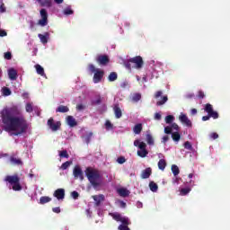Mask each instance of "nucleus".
<instances>
[{
  "mask_svg": "<svg viewBox=\"0 0 230 230\" xmlns=\"http://www.w3.org/2000/svg\"><path fill=\"white\" fill-rule=\"evenodd\" d=\"M21 114H22V111L18 105L6 107L1 111L5 132H13V136L26 134L28 128H30V124Z\"/></svg>",
  "mask_w": 230,
  "mask_h": 230,
  "instance_id": "1",
  "label": "nucleus"
},
{
  "mask_svg": "<svg viewBox=\"0 0 230 230\" xmlns=\"http://www.w3.org/2000/svg\"><path fill=\"white\" fill-rule=\"evenodd\" d=\"M84 173L94 190H97L103 184V177L102 176L100 170L93 167H87Z\"/></svg>",
  "mask_w": 230,
  "mask_h": 230,
  "instance_id": "2",
  "label": "nucleus"
},
{
  "mask_svg": "<svg viewBox=\"0 0 230 230\" xmlns=\"http://www.w3.org/2000/svg\"><path fill=\"white\" fill-rule=\"evenodd\" d=\"M145 65V61H143V58L141 56H136L134 58H129L128 61L124 63L126 69H142Z\"/></svg>",
  "mask_w": 230,
  "mask_h": 230,
  "instance_id": "3",
  "label": "nucleus"
},
{
  "mask_svg": "<svg viewBox=\"0 0 230 230\" xmlns=\"http://www.w3.org/2000/svg\"><path fill=\"white\" fill-rule=\"evenodd\" d=\"M110 215L112 217L113 220H116V222H121L122 225L119 226V230H130L128 226H130V219L127 217H122L119 213H110Z\"/></svg>",
  "mask_w": 230,
  "mask_h": 230,
  "instance_id": "4",
  "label": "nucleus"
},
{
  "mask_svg": "<svg viewBox=\"0 0 230 230\" xmlns=\"http://www.w3.org/2000/svg\"><path fill=\"white\" fill-rule=\"evenodd\" d=\"M5 182H9L13 186V191H21L22 186L21 185V178L18 174L7 175L4 178Z\"/></svg>",
  "mask_w": 230,
  "mask_h": 230,
  "instance_id": "5",
  "label": "nucleus"
},
{
  "mask_svg": "<svg viewBox=\"0 0 230 230\" xmlns=\"http://www.w3.org/2000/svg\"><path fill=\"white\" fill-rule=\"evenodd\" d=\"M40 15L41 19L39 20L38 24L42 27L48 26V11L46 9H41L40 11Z\"/></svg>",
  "mask_w": 230,
  "mask_h": 230,
  "instance_id": "6",
  "label": "nucleus"
},
{
  "mask_svg": "<svg viewBox=\"0 0 230 230\" xmlns=\"http://www.w3.org/2000/svg\"><path fill=\"white\" fill-rule=\"evenodd\" d=\"M205 112H207L209 116H211V118H213V119H218L219 115L218 112L215 111L213 110V105L207 103L205 104V108H204Z\"/></svg>",
  "mask_w": 230,
  "mask_h": 230,
  "instance_id": "7",
  "label": "nucleus"
},
{
  "mask_svg": "<svg viewBox=\"0 0 230 230\" xmlns=\"http://www.w3.org/2000/svg\"><path fill=\"white\" fill-rule=\"evenodd\" d=\"M47 125L50 128V130H52V132H57V130L60 128L62 123H60V121L55 122V119H53V118H50L48 120Z\"/></svg>",
  "mask_w": 230,
  "mask_h": 230,
  "instance_id": "8",
  "label": "nucleus"
},
{
  "mask_svg": "<svg viewBox=\"0 0 230 230\" xmlns=\"http://www.w3.org/2000/svg\"><path fill=\"white\" fill-rule=\"evenodd\" d=\"M139 150L137 152L138 157L145 158L148 155V150H146V144L141 142L138 146Z\"/></svg>",
  "mask_w": 230,
  "mask_h": 230,
  "instance_id": "9",
  "label": "nucleus"
},
{
  "mask_svg": "<svg viewBox=\"0 0 230 230\" xmlns=\"http://www.w3.org/2000/svg\"><path fill=\"white\" fill-rule=\"evenodd\" d=\"M96 62L99 64V66H107V64L111 62V59L107 55H99L96 58Z\"/></svg>",
  "mask_w": 230,
  "mask_h": 230,
  "instance_id": "10",
  "label": "nucleus"
},
{
  "mask_svg": "<svg viewBox=\"0 0 230 230\" xmlns=\"http://www.w3.org/2000/svg\"><path fill=\"white\" fill-rule=\"evenodd\" d=\"M73 175L75 179H80V181H84V172L79 165H75L73 170Z\"/></svg>",
  "mask_w": 230,
  "mask_h": 230,
  "instance_id": "11",
  "label": "nucleus"
},
{
  "mask_svg": "<svg viewBox=\"0 0 230 230\" xmlns=\"http://www.w3.org/2000/svg\"><path fill=\"white\" fill-rule=\"evenodd\" d=\"M104 75L105 73L103 72V70H100L97 68L96 72H94L93 78V84H100Z\"/></svg>",
  "mask_w": 230,
  "mask_h": 230,
  "instance_id": "12",
  "label": "nucleus"
},
{
  "mask_svg": "<svg viewBox=\"0 0 230 230\" xmlns=\"http://www.w3.org/2000/svg\"><path fill=\"white\" fill-rule=\"evenodd\" d=\"M179 119L183 125H186V127H192L191 120H190L186 114L181 113Z\"/></svg>",
  "mask_w": 230,
  "mask_h": 230,
  "instance_id": "13",
  "label": "nucleus"
},
{
  "mask_svg": "<svg viewBox=\"0 0 230 230\" xmlns=\"http://www.w3.org/2000/svg\"><path fill=\"white\" fill-rule=\"evenodd\" d=\"M58 200H63V199L66 197V190L64 189H58L54 191L53 194Z\"/></svg>",
  "mask_w": 230,
  "mask_h": 230,
  "instance_id": "14",
  "label": "nucleus"
},
{
  "mask_svg": "<svg viewBox=\"0 0 230 230\" xmlns=\"http://www.w3.org/2000/svg\"><path fill=\"white\" fill-rule=\"evenodd\" d=\"M9 163H11L13 166H22V160H21V158L15 157V155L10 156Z\"/></svg>",
  "mask_w": 230,
  "mask_h": 230,
  "instance_id": "15",
  "label": "nucleus"
},
{
  "mask_svg": "<svg viewBox=\"0 0 230 230\" xmlns=\"http://www.w3.org/2000/svg\"><path fill=\"white\" fill-rule=\"evenodd\" d=\"M92 198L94 200V204L96 206V208H98L102 202H103V200H105V196L103 194H100V195H93L92 196Z\"/></svg>",
  "mask_w": 230,
  "mask_h": 230,
  "instance_id": "16",
  "label": "nucleus"
},
{
  "mask_svg": "<svg viewBox=\"0 0 230 230\" xmlns=\"http://www.w3.org/2000/svg\"><path fill=\"white\" fill-rule=\"evenodd\" d=\"M113 111H114L115 118H117V119H119V118L123 116L121 108H119V104H115L113 107Z\"/></svg>",
  "mask_w": 230,
  "mask_h": 230,
  "instance_id": "17",
  "label": "nucleus"
},
{
  "mask_svg": "<svg viewBox=\"0 0 230 230\" xmlns=\"http://www.w3.org/2000/svg\"><path fill=\"white\" fill-rule=\"evenodd\" d=\"M8 76L11 80H17V70L15 68L12 67L8 69Z\"/></svg>",
  "mask_w": 230,
  "mask_h": 230,
  "instance_id": "18",
  "label": "nucleus"
},
{
  "mask_svg": "<svg viewBox=\"0 0 230 230\" xmlns=\"http://www.w3.org/2000/svg\"><path fill=\"white\" fill-rule=\"evenodd\" d=\"M152 175V168L147 167L141 172V179H148Z\"/></svg>",
  "mask_w": 230,
  "mask_h": 230,
  "instance_id": "19",
  "label": "nucleus"
},
{
  "mask_svg": "<svg viewBox=\"0 0 230 230\" xmlns=\"http://www.w3.org/2000/svg\"><path fill=\"white\" fill-rule=\"evenodd\" d=\"M38 37L42 44H48V39L49 38V32H45V34H38Z\"/></svg>",
  "mask_w": 230,
  "mask_h": 230,
  "instance_id": "20",
  "label": "nucleus"
},
{
  "mask_svg": "<svg viewBox=\"0 0 230 230\" xmlns=\"http://www.w3.org/2000/svg\"><path fill=\"white\" fill-rule=\"evenodd\" d=\"M66 123L70 127H76V125H78V123L76 122V119H74V117L71 115L66 117Z\"/></svg>",
  "mask_w": 230,
  "mask_h": 230,
  "instance_id": "21",
  "label": "nucleus"
},
{
  "mask_svg": "<svg viewBox=\"0 0 230 230\" xmlns=\"http://www.w3.org/2000/svg\"><path fill=\"white\" fill-rule=\"evenodd\" d=\"M118 193L120 197H128L130 195V191L125 188L119 189Z\"/></svg>",
  "mask_w": 230,
  "mask_h": 230,
  "instance_id": "22",
  "label": "nucleus"
},
{
  "mask_svg": "<svg viewBox=\"0 0 230 230\" xmlns=\"http://www.w3.org/2000/svg\"><path fill=\"white\" fill-rule=\"evenodd\" d=\"M56 112H61L62 114H64L66 112H69V107L64 106V105H59L57 108Z\"/></svg>",
  "mask_w": 230,
  "mask_h": 230,
  "instance_id": "23",
  "label": "nucleus"
},
{
  "mask_svg": "<svg viewBox=\"0 0 230 230\" xmlns=\"http://www.w3.org/2000/svg\"><path fill=\"white\" fill-rule=\"evenodd\" d=\"M142 131H143V124L141 123L136 124L135 127L133 128L134 134H139Z\"/></svg>",
  "mask_w": 230,
  "mask_h": 230,
  "instance_id": "24",
  "label": "nucleus"
},
{
  "mask_svg": "<svg viewBox=\"0 0 230 230\" xmlns=\"http://www.w3.org/2000/svg\"><path fill=\"white\" fill-rule=\"evenodd\" d=\"M172 139L175 141V143H179V141H181V133H179V131L172 132Z\"/></svg>",
  "mask_w": 230,
  "mask_h": 230,
  "instance_id": "25",
  "label": "nucleus"
},
{
  "mask_svg": "<svg viewBox=\"0 0 230 230\" xmlns=\"http://www.w3.org/2000/svg\"><path fill=\"white\" fill-rule=\"evenodd\" d=\"M109 82H116L118 80V74L116 72H111L108 76Z\"/></svg>",
  "mask_w": 230,
  "mask_h": 230,
  "instance_id": "26",
  "label": "nucleus"
},
{
  "mask_svg": "<svg viewBox=\"0 0 230 230\" xmlns=\"http://www.w3.org/2000/svg\"><path fill=\"white\" fill-rule=\"evenodd\" d=\"M35 69L37 71V74L40 75V76H44V75H46L44 73V67H42L40 65H36Z\"/></svg>",
  "mask_w": 230,
  "mask_h": 230,
  "instance_id": "27",
  "label": "nucleus"
},
{
  "mask_svg": "<svg viewBox=\"0 0 230 230\" xmlns=\"http://www.w3.org/2000/svg\"><path fill=\"white\" fill-rule=\"evenodd\" d=\"M82 138L86 145H89L91 143V139L93 138V132L88 133L85 137H82Z\"/></svg>",
  "mask_w": 230,
  "mask_h": 230,
  "instance_id": "28",
  "label": "nucleus"
},
{
  "mask_svg": "<svg viewBox=\"0 0 230 230\" xmlns=\"http://www.w3.org/2000/svg\"><path fill=\"white\" fill-rule=\"evenodd\" d=\"M171 170H172L174 177H177V175H179V173H181V171L179 170V166H177L176 164H172L171 167Z\"/></svg>",
  "mask_w": 230,
  "mask_h": 230,
  "instance_id": "29",
  "label": "nucleus"
},
{
  "mask_svg": "<svg viewBox=\"0 0 230 230\" xmlns=\"http://www.w3.org/2000/svg\"><path fill=\"white\" fill-rule=\"evenodd\" d=\"M158 168L159 170L164 171V168H166V160L160 159L158 162Z\"/></svg>",
  "mask_w": 230,
  "mask_h": 230,
  "instance_id": "30",
  "label": "nucleus"
},
{
  "mask_svg": "<svg viewBox=\"0 0 230 230\" xmlns=\"http://www.w3.org/2000/svg\"><path fill=\"white\" fill-rule=\"evenodd\" d=\"M168 102V95H164L162 97V100L156 102L157 107H161V105H164Z\"/></svg>",
  "mask_w": 230,
  "mask_h": 230,
  "instance_id": "31",
  "label": "nucleus"
},
{
  "mask_svg": "<svg viewBox=\"0 0 230 230\" xmlns=\"http://www.w3.org/2000/svg\"><path fill=\"white\" fill-rule=\"evenodd\" d=\"M48 202H51V198L48 196H42L40 199V204H48Z\"/></svg>",
  "mask_w": 230,
  "mask_h": 230,
  "instance_id": "32",
  "label": "nucleus"
},
{
  "mask_svg": "<svg viewBox=\"0 0 230 230\" xmlns=\"http://www.w3.org/2000/svg\"><path fill=\"white\" fill-rule=\"evenodd\" d=\"M149 188L153 192H155L157 191V190H159V186H157V183L154 181L149 182Z\"/></svg>",
  "mask_w": 230,
  "mask_h": 230,
  "instance_id": "33",
  "label": "nucleus"
},
{
  "mask_svg": "<svg viewBox=\"0 0 230 230\" xmlns=\"http://www.w3.org/2000/svg\"><path fill=\"white\" fill-rule=\"evenodd\" d=\"M146 141L147 145L154 146V137H152V135L147 134L146 136Z\"/></svg>",
  "mask_w": 230,
  "mask_h": 230,
  "instance_id": "34",
  "label": "nucleus"
},
{
  "mask_svg": "<svg viewBox=\"0 0 230 230\" xmlns=\"http://www.w3.org/2000/svg\"><path fill=\"white\" fill-rule=\"evenodd\" d=\"M173 119H175V117H173L172 115H167L165 117V123L170 125V123H173Z\"/></svg>",
  "mask_w": 230,
  "mask_h": 230,
  "instance_id": "35",
  "label": "nucleus"
},
{
  "mask_svg": "<svg viewBox=\"0 0 230 230\" xmlns=\"http://www.w3.org/2000/svg\"><path fill=\"white\" fill-rule=\"evenodd\" d=\"M71 164H73V162L71 161H66L63 163L61 165V170H67L68 166H71Z\"/></svg>",
  "mask_w": 230,
  "mask_h": 230,
  "instance_id": "36",
  "label": "nucleus"
},
{
  "mask_svg": "<svg viewBox=\"0 0 230 230\" xmlns=\"http://www.w3.org/2000/svg\"><path fill=\"white\" fill-rule=\"evenodd\" d=\"M63 13L65 15H73L75 13V12L70 7H67V8L64 9Z\"/></svg>",
  "mask_w": 230,
  "mask_h": 230,
  "instance_id": "37",
  "label": "nucleus"
},
{
  "mask_svg": "<svg viewBox=\"0 0 230 230\" xmlns=\"http://www.w3.org/2000/svg\"><path fill=\"white\" fill-rule=\"evenodd\" d=\"M141 100V93H134L132 96V102H137Z\"/></svg>",
  "mask_w": 230,
  "mask_h": 230,
  "instance_id": "38",
  "label": "nucleus"
},
{
  "mask_svg": "<svg viewBox=\"0 0 230 230\" xmlns=\"http://www.w3.org/2000/svg\"><path fill=\"white\" fill-rule=\"evenodd\" d=\"M26 112H33V105L31 102H28L25 106Z\"/></svg>",
  "mask_w": 230,
  "mask_h": 230,
  "instance_id": "39",
  "label": "nucleus"
},
{
  "mask_svg": "<svg viewBox=\"0 0 230 230\" xmlns=\"http://www.w3.org/2000/svg\"><path fill=\"white\" fill-rule=\"evenodd\" d=\"M3 94H4V96H10V94H12V91L8 87H4Z\"/></svg>",
  "mask_w": 230,
  "mask_h": 230,
  "instance_id": "40",
  "label": "nucleus"
},
{
  "mask_svg": "<svg viewBox=\"0 0 230 230\" xmlns=\"http://www.w3.org/2000/svg\"><path fill=\"white\" fill-rule=\"evenodd\" d=\"M60 157H65V159H69V154H67V150H63L59 153Z\"/></svg>",
  "mask_w": 230,
  "mask_h": 230,
  "instance_id": "41",
  "label": "nucleus"
},
{
  "mask_svg": "<svg viewBox=\"0 0 230 230\" xmlns=\"http://www.w3.org/2000/svg\"><path fill=\"white\" fill-rule=\"evenodd\" d=\"M42 5L46 6V8H51V6H53V3H51V0H44Z\"/></svg>",
  "mask_w": 230,
  "mask_h": 230,
  "instance_id": "42",
  "label": "nucleus"
},
{
  "mask_svg": "<svg viewBox=\"0 0 230 230\" xmlns=\"http://www.w3.org/2000/svg\"><path fill=\"white\" fill-rule=\"evenodd\" d=\"M190 191H191L190 188H183L181 190L180 193H181V195H188V193H190Z\"/></svg>",
  "mask_w": 230,
  "mask_h": 230,
  "instance_id": "43",
  "label": "nucleus"
},
{
  "mask_svg": "<svg viewBox=\"0 0 230 230\" xmlns=\"http://www.w3.org/2000/svg\"><path fill=\"white\" fill-rule=\"evenodd\" d=\"M117 163L119 164H124V163H127V159L125 158V156H119L117 158Z\"/></svg>",
  "mask_w": 230,
  "mask_h": 230,
  "instance_id": "44",
  "label": "nucleus"
},
{
  "mask_svg": "<svg viewBox=\"0 0 230 230\" xmlns=\"http://www.w3.org/2000/svg\"><path fill=\"white\" fill-rule=\"evenodd\" d=\"M88 69L89 71H91V73H96V71H98V69H96V66H94V65L93 64L88 65Z\"/></svg>",
  "mask_w": 230,
  "mask_h": 230,
  "instance_id": "45",
  "label": "nucleus"
},
{
  "mask_svg": "<svg viewBox=\"0 0 230 230\" xmlns=\"http://www.w3.org/2000/svg\"><path fill=\"white\" fill-rule=\"evenodd\" d=\"M184 148H186V150H191V148H193V146H191V143H190V141H186L183 144Z\"/></svg>",
  "mask_w": 230,
  "mask_h": 230,
  "instance_id": "46",
  "label": "nucleus"
},
{
  "mask_svg": "<svg viewBox=\"0 0 230 230\" xmlns=\"http://www.w3.org/2000/svg\"><path fill=\"white\" fill-rule=\"evenodd\" d=\"M71 197L75 200H76L80 197V194L76 190H74V191L71 192Z\"/></svg>",
  "mask_w": 230,
  "mask_h": 230,
  "instance_id": "47",
  "label": "nucleus"
},
{
  "mask_svg": "<svg viewBox=\"0 0 230 230\" xmlns=\"http://www.w3.org/2000/svg\"><path fill=\"white\" fill-rule=\"evenodd\" d=\"M164 134H173L172 129V126H167V127L164 128Z\"/></svg>",
  "mask_w": 230,
  "mask_h": 230,
  "instance_id": "48",
  "label": "nucleus"
},
{
  "mask_svg": "<svg viewBox=\"0 0 230 230\" xmlns=\"http://www.w3.org/2000/svg\"><path fill=\"white\" fill-rule=\"evenodd\" d=\"M4 58H5V60H12V52H5Z\"/></svg>",
  "mask_w": 230,
  "mask_h": 230,
  "instance_id": "49",
  "label": "nucleus"
},
{
  "mask_svg": "<svg viewBox=\"0 0 230 230\" xmlns=\"http://www.w3.org/2000/svg\"><path fill=\"white\" fill-rule=\"evenodd\" d=\"M0 11L2 13H4V12H6V9L4 8V3H3V0H0Z\"/></svg>",
  "mask_w": 230,
  "mask_h": 230,
  "instance_id": "50",
  "label": "nucleus"
},
{
  "mask_svg": "<svg viewBox=\"0 0 230 230\" xmlns=\"http://www.w3.org/2000/svg\"><path fill=\"white\" fill-rule=\"evenodd\" d=\"M105 127H106L107 130H111L112 128L113 125L111 122H110V120H107L105 122Z\"/></svg>",
  "mask_w": 230,
  "mask_h": 230,
  "instance_id": "51",
  "label": "nucleus"
},
{
  "mask_svg": "<svg viewBox=\"0 0 230 230\" xmlns=\"http://www.w3.org/2000/svg\"><path fill=\"white\" fill-rule=\"evenodd\" d=\"M171 128L172 130H176V132H179V125H177V123H172Z\"/></svg>",
  "mask_w": 230,
  "mask_h": 230,
  "instance_id": "52",
  "label": "nucleus"
},
{
  "mask_svg": "<svg viewBox=\"0 0 230 230\" xmlns=\"http://www.w3.org/2000/svg\"><path fill=\"white\" fill-rule=\"evenodd\" d=\"M120 87L121 89H127V87H128V82L124 81L120 84Z\"/></svg>",
  "mask_w": 230,
  "mask_h": 230,
  "instance_id": "53",
  "label": "nucleus"
},
{
  "mask_svg": "<svg viewBox=\"0 0 230 230\" xmlns=\"http://www.w3.org/2000/svg\"><path fill=\"white\" fill-rule=\"evenodd\" d=\"M161 96H163V91H157L155 93V98L157 100V98H161Z\"/></svg>",
  "mask_w": 230,
  "mask_h": 230,
  "instance_id": "54",
  "label": "nucleus"
},
{
  "mask_svg": "<svg viewBox=\"0 0 230 230\" xmlns=\"http://www.w3.org/2000/svg\"><path fill=\"white\" fill-rule=\"evenodd\" d=\"M210 137L212 138V139H218V133H211L210 134Z\"/></svg>",
  "mask_w": 230,
  "mask_h": 230,
  "instance_id": "55",
  "label": "nucleus"
},
{
  "mask_svg": "<svg viewBox=\"0 0 230 230\" xmlns=\"http://www.w3.org/2000/svg\"><path fill=\"white\" fill-rule=\"evenodd\" d=\"M161 118H162L161 113L156 112L155 114V119H156L157 121H160Z\"/></svg>",
  "mask_w": 230,
  "mask_h": 230,
  "instance_id": "56",
  "label": "nucleus"
},
{
  "mask_svg": "<svg viewBox=\"0 0 230 230\" xmlns=\"http://www.w3.org/2000/svg\"><path fill=\"white\" fill-rule=\"evenodd\" d=\"M6 35H8L6 31L0 29V37H6Z\"/></svg>",
  "mask_w": 230,
  "mask_h": 230,
  "instance_id": "57",
  "label": "nucleus"
},
{
  "mask_svg": "<svg viewBox=\"0 0 230 230\" xmlns=\"http://www.w3.org/2000/svg\"><path fill=\"white\" fill-rule=\"evenodd\" d=\"M210 118H213V117H211L209 114L207 116H203L202 121H209Z\"/></svg>",
  "mask_w": 230,
  "mask_h": 230,
  "instance_id": "58",
  "label": "nucleus"
},
{
  "mask_svg": "<svg viewBox=\"0 0 230 230\" xmlns=\"http://www.w3.org/2000/svg\"><path fill=\"white\" fill-rule=\"evenodd\" d=\"M170 139V137L168 136H164L162 138V143H164V145L166 144V142Z\"/></svg>",
  "mask_w": 230,
  "mask_h": 230,
  "instance_id": "59",
  "label": "nucleus"
},
{
  "mask_svg": "<svg viewBox=\"0 0 230 230\" xmlns=\"http://www.w3.org/2000/svg\"><path fill=\"white\" fill-rule=\"evenodd\" d=\"M206 95L204 94V92L199 91L198 93V97L200 99H203Z\"/></svg>",
  "mask_w": 230,
  "mask_h": 230,
  "instance_id": "60",
  "label": "nucleus"
},
{
  "mask_svg": "<svg viewBox=\"0 0 230 230\" xmlns=\"http://www.w3.org/2000/svg\"><path fill=\"white\" fill-rule=\"evenodd\" d=\"M53 213H60V207H56L52 208Z\"/></svg>",
  "mask_w": 230,
  "mask_h": 230,
  "instance_id": "61",
  "label": "nucleus"
},
{
  "mask_svg": "<svg viewBox=\"0 0 230 230\" xmlns=\"http://www.w3.org/2000/svg\"><path fill=\"white\" fill-rule=\"evenodd\" d=\"M119 206H120V208H127V203L125 201L120 200L119 201Z\"/></svg>",
  "mask_w": 230,
  "mask_h": 230,
  "instance_id": "62",
  "label": "nucleus"
},
{
  "mask_svg": "<svg viewBox=\"0 0 230 230\" xmlns=\"http://www.w3.org/2000/svg\"><path fill=\"white\" fill-rule=\"evenodd\" d=\"M190 114H191V116H195V114H197V109H195V108L191 109Z\"/></svg>",
  "mask_w": 230,
  "mask_h": 230,
  "instance_id": "63",
  "label": "nucleus"
},
{
  "mask_svg": "<svg viewBox=\"0 0 230 230\" xmlns=\"http://www.w3.org/2000/svg\"><path fill=\"white\" fill-rule=\"evenodd\" d=\"M139 145H141V141H139V140L134 141V146H139Z\"/></svg>",
  "mask_w": 230,
  "mask_h": 230,
  "instance_id": "64",
  "label": "nucleus"
}]
</instances>
